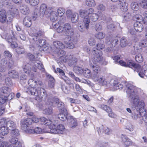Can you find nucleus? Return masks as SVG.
Returning <instances> with one entry per match:
<instances>
[{
    "label": "nucleus",
    "mask_w": 147,
    "mask_h": 147,
    "mask_svg": "<svg viewBox=\"0 0 147 147\" xmlns=\"http://www.w3.org/2000/svg\"><path fill=\"white\" fill-rule=\"evenodd\" d=\"M51 9V7L47 8V6L45 4H42L40 8V14L42 16L44 15L46 17H48L50 15L49 11Z\"/></svg>",
    "instance_id": "nucleus-11"
},
{
    "label": "nucleus",
    "mask_w": 147,
    "mask_h": 147,
    "mask_svg": "<svg viewBox=\"0 0 147 147\" xmlns=\"http://www.w3.org/2000/svg\"><path fill=\"white\" fill-rule=\"evenodd\" d=\"M53 46L56 49L55 50L59 49H63L65 47V45L61 42L55 41L53 43Z\"/></svg>",
    "instance_id": "nucleus-31"
},
{
    "label": "nucleus",
    "mask_w": 147,
    "mask_h": 147,
    "mask_svg": "<svg viewBox=\"0 0 147 147\" xmlns=\"http://www.w3.org/2000/svg\"><path fill=\"white\" fill-rule=\"evenodd\" d=\"M141 71L138 73V75L141 78H143L144 76L147 77V66L146 65L143 66Z\"/></svg>",
    "instance_id": "nucleus-35"
},
{
    "label": "nucleus",
    "mask_w": 147,
    "mask_h": 147,
    "mask_svg": "<svg viewBox=\"0 0 147 147\" xmlns=\"http://www.w3.org/2000/svg\"><path fill=\"white\" fill-rule=\"evenodd\" d=\"M8 18H9L8 19L7 18L6 12L4 10H1L0 11V21L2 23H4L5 22L7 23H9L11 21L12 18H11V16L8 17Z\"/></svg>",
    "instance_id": "nucleus-8"
},
{
    "label": "nucleus",
    "mask_w": 147,
    "mask_h": 147,
    "mask_svg": "<svg viewBox=\"0 0 147 147\" xmlns=\"http://www.w3.org/2000/svg\"><path fill=\"white\" fill-rule=\"evenodd\" d=\"M10 13L12 16L11 18H13V16H17L19 13L18 9L17 8L14 7L11 8V10H10Z\"/></svg>",
    "instance_id": "nucleus-41"
},
{
    "label": "nucleus",
    "mask_w": 147,
    "mask_h": 147,
    "mask_svg": "<svg viewBox=\"0 0 147 147\" xmlns=\"http://www.w3.org/2000/svg\"><path fill=\"white\" fill-rule=\"evenodd\" d=\"M32 63L30 64L29 63H25L24 65L23 69L25 73H28L32 70Z\"/></svg>",
    "instance_id": "nucleus-37"
},
{
    "label": "nucleus",
    "mask_w": 147,
    "mask_h": 147,
    "mask_svg": "<svg viewBox=\"0 0 147 147\" xmlns=\"http://www.w3.org/2000/svg\"><path fill=\"white\" fill-rule=\"evenodd\" d=\"M56 104H57V107L59 110H60L65 106L64 104L61 102L59 99L57 98H55L53 99Z\"/></svg>",
    "instance_id": "nucleus-38"
},
{
    "label": "nucleus",
    "mask_w": 147,
    "mask_h": 147,
    "mask_svg": "<svg viewBox=\"0 0 147 147\" xmlns=\"http://www.w3.org/2000/svg\"><path fill=\"white\" fill-rule=\"evenodd\" d=\"M6 120L5 119H1L0 120V134L5 136L8 133V130L7 127L5 126Z\"/></svg>",
    "instance_id": "nucleus-7"
},
{
    "label": "nucleus",
    "mask_w": 147,
    "mask_h": 147,
    "mask_svg": "<svg viewBox=\"0 0 147 147\" xmlns=\"http://www.w3.org/2000/svg\"><path fill=\"white\" fill-rule=\"evenodd\" d=\"M8 74L10 77L13 79H18L19 77L18 72L15 70H10L8 73Z\"/></svg>",
    "instance_id": "nucleus-25"
},
{
    "label": "nucleus",
    "mask_w": 147,
    "mask_h": 147,
    "mask_svg": "<svg viewBox=\"0 0 147 147\" xmlns=\"http://www.w3.org/2000/svg\"><path fill=\"white\" fill-rule=\"evenodd\" d=\"M128 4L126 0H120L118 4V7L123 12H126L128 10Z\"/></svg>",
    "instance_id": "nucleus-22"
},
{
    "label": "nucleus",
    "mask_w": 147,
    "mask_h": 147,
    "mask_svg": "<svg viewBox=\"0 0 147 147\" xmlns=\"http://www.w3.org/2000/svg\"><path fill=\"white\" fill-rule=\"evenodd\" d=\"M89 65L93 70L94 73L97 74L99 73L100 71V68L97 63L94 62L93 60H90Z\"/></svg>",
    "instance_id": "nucleus-16"
},
{
    "label": "nucleus",
    "mask_w": 147,
    "mask_h": 147,
    "mask_svg": "<svg viewBox=\"0 0 147 147\" xmlns=\"http://www.w3.org/2000/svg\"><path fill=\"white\" fill-rule=\"evenodd\" d=\"M1 91L3 94H8L11 92V90L7 87H3L2 88Z\"/></svg>",
    "instance_id": "nucleus-52"
},
{
    "label": "nucleus",
    "mask_w": 147,
    "mask_h": 147,
    "mask_svg": "<svg viewBox=\"0 0 147 147\" xmlns=\"http://www.w3.org/2000/svg\"><path fill=\"white\" fill-rule=\"evenodd\" d=\"M32 70L34 72L37 71L38 69L41 70L42 72L45 71L43 64L42 62L36 60L34 62H32Z\"/></svg>",
    "instance_id": "nucleus-9"
},
{
    "label": "nucleus",
    "mask_w": 147,
    "mask_h": 147,
    "mask_svg": "<svg viewBox=\"0 0 147 147\" xmlns=\"http://www.w3.org/2000/svg\"><path fill=\"white\" fill-rule=\"evenodd\" d=\"M67 121V124L70 128H74L78 125V123L76 119L72 116H68Z\"/></svg>",
    "instance_id": "nucleus-19"
},
{
    "label": "nucleus",
    "mask_w": 147,
    "mask_h": 147,
    "mask_svg": "<svg viewBox=\"0 0 147 147\" xmlns=\"http://www.w3.org/2000/svg\"><path fill=\"white\" fill-rule=\"evenodd\" d=\"M70 17L72 23H76L78 20V15L76 13H74Z\"/></svg>",
    "instance_id": "nucleus-49"
},
{
    "label": "nucleus",
    "mask_w": 147,
    "mask_h": 147,
    "mask_svg": "<svg viewBox=\"0 0 147 147\" xmlns=\"http://www.w3.org/2000/svg\"><path fill=\"white\" fill-rule=\"evenodd\" d=\"M123 20L127 21L130 19L131 17L130 13L129 12H127L124 13L122 16Z\"/></svg>",
    "instance_id": "nucleus-62"
},
{
    "label": "nucleus",
    "mask_w": 147,
    "mask_h": 147,
    "mask_svg": "<svg viewBox=\"0 0 147 147\" xmlns=\"http://www.w3.org/2000/svg\"><path fill=\"white\" fill-rule=\"evenodd\" d=\"M121 137L122 141L123 142L124 144L126 146H128L131 144V141L127 137L122 135Z\"/></svg>",
    "instance_id": "nucleus-34"
},
{
    "label": "nucleus",
    "mask_w": 147,
    "mask_h": 147,
    "mask_svg": "<svg viewBox=\"0 0 147 147\" xmlns=\"http://www.w3.org/2000/svg\"><path fill=\"white\" fill-rule=\"evenodd\" d=\"M98 74L94 73L91 76L92 79L95 82H97L101 84L105 85L107 84V82L103 77H99Z\"/></svg>",
    "instance_id": "nucleus-12"
},
{
    "label": "nucleus",
    "mask_w": 147,
    "mask_h": 147,
    "mask_svg": "<svg viewBox=\"0 0 147 147\" xmlns=\"http://www.w3.org/2000/svg\"><path fill=\"white\" fill-rule=\"evenodd\" d=\"M138 46L141 49H142V47H147V40L145 39L141 40L139 43Z\"/></svg>",
    "instance_id": "nucleus-48"
},
{
    "label": "nucleus",
    "mask_w": 147,
    "mask_h": 147,
    "mask_svg": "<svg viewBox=\"0 0 147 147\" xmlns=\"http://www.w3.org/2000/svg\"><path fill=\"white\" fill-rule=\"evenodd\" d=\"M119 62L121 66L132 68L135 71H136L138 74L140 71H142L141 66L139 64L134 63L131 60H129L127 62H125L122 60H120Z\"/></svg>",
    "instance_id": "nucleus-5"
},
{
    "label": "nucleus",
    "mask_w": 147,
    "mask_h": 147,
    "mask_svg": "<svg viewBox=\"0 0 147 147\" xmlns=\"http://www.w3.org/2000/svg\"><path fill=\"white\" fill-rule=\"evenodd\" d=\"M46 40L43 39H41L38 40L37 44L38 47H42L45 45Z\"/></svg>",
    "instance_id": "nucleus-57"
},
{
    "label": "nucleus",
    "mask_w": 147,
    "mask_h": 147,
    "mask_svg": "<svg viewBox=\"0 0 147 147\" xmlns=\"http://www.w3.org/2000/svg\"><path fill=\"white\" fill-rule=\"evenodd\" d=\"M145 113V112H140V111L135 109L132 111L131 117L133 119L141 121L142 115V114H144Z\"/></svg>",
    "instance_id": "nucleus-15"
},
{
    "label": "nucleus",
    "mask_w": 147,
    "mask_h": 147,
    "mask_svg": "<svg viewBox=\"0 0 147 147\" xmlns=\"http://www.w3.org/2000/svg\"><path fill=\"white\" fill-rule=\"evenodd\" d=\"M53 28L57 30L58 33H62L64 34L63 25V26H59V24L53 22Z\"/></svg>",
    "instance_id": "nucleus-27"
},
{
    "label": "nucleus",
    "mask_w": 147,
    "mask_h": 147,
    "mask_svg": "<svg viewBox=\"0 0 147 147\" xmlns=\"http://www.w3.org/2000/svg\"><path fill=\"white\" fill-rule=\"evenodd\" d=\"M32 120L30 118H26L22 120L21 121V127L23 130H26L27 128L32 124Z\"/></svg>",
    "instance_id": "nucleus-14"
},
{
    "label": "nucleus",
    "mask_w": 147,
    "mask_h": 147,
    "mask_svg": "<svg viewBox=\"0 0 147 147\" xmlns=\"http://www.w3.org/2000/svg\"><path fill=\"white\" fill-rule=\"evenodd\" d=\"M68 116V115H65L62 113H60L58 115V119L63 121H65L66 119L67 121Z\"/></svg>",
    "instance_id": "nucleus-47"
},
{
    "label": "nucleus",
    "mask_w": 147,
    "mask_h": 147,
    "mask_svg": "<svg viewBox=\"0 0 147 147\" xmlns=\"http://www.w3.org/2000/svg\"><path fill=\"white\" fill-rule=\"evenodd\" d=\"M5 38L7 41L10 44V46L12 48H15L18 46L17 43L15 41V39L13 36H10L9 34H7Z\"/></svg>",
    "instance_id": "nucleus-21"
},
{
    "label": "nucleus",
    "mask_w": 147,
    "mask_h": 147,
    "mask_svg": "<svg viewBox=\"0 0 147 147\" xmlns=\"http://www.w3.org/2000/svg\"><path fill=\"white\" fill-rule=\"evenodd\" d=\"M32 70L34 72L37 71L38 69L41 70L42 72L45 71L43 64L42 62L36 60L34 62H32Z\"/></svg>",
    "instance_id": "nucleus-10"
},
{
    "label": "nucleus",
    "mask_w": 147,
    "mask_h": 147,
    "mask_svg": "<svg viewBox=\"0 0 147 147\" xmlns=\"http://www.w3.org/2000/svg\"><path fill=\"white\" fill-rule=\"evenodd\" d=\"M20 9L21 12L24 15L28 14L30 11L29 7L26 5L21 6Z\"/></svg>",
    "instance_id": "nucleus-32"
},
{
    "label": "nucleus",
    "mask_w": 147,
    "mask_h": 147,
    "mask_svg": "<svg viewBox=\"0 0 147 147\" xmlns=\"http://www.w3.org/2000/svg\"><path fill=\"white\" fill-rule=\"evenodd\" d=\"M64 34L69 36L71 38L76 39V35L77 33L75 31L74 28L69 23H65L63 25Z\"/></svg>",
    "instance_id": "nucleus-4"
},
{
    "label": "nucleus",
    "mask_w": 147,
    "mask_h": 147,
    "mask_svg": "<svg viewBox=\"0 0 147 147\" xmlns=\"http://www.w3.org/2000/svg\"><path fill=\"white\" fill-rule=\"evenodd\" d=\"M50 12V20L53 22L56 21L58 19V16L57 13L55 11H52L51 10V8L49 11Z\"/></svg>",
    "instance_id": "nucleus-29"
},
{
    "label": "nucleus",
    "mask_w": 147,
    "mask_h": 147,
    "mask_svg": "<svg viewBox=\"0 0 147 147\" xmlns=\"http://www.w3.org/2000/svg\"><path fill=\"white\" fill-rule=\"evenodd\" d=\"M85 3L88 6L90 7H94L96 5V3L94 0H86Z\"/></svg>",
    "instance_id": "nucleus-46"
},
{
    "label": "nucleus",
    "mask_w": 147,
    "mask_h": 147,
    "mask_svg": "<svg viewBox=\"0 0 147 147\" xmlns=\"http://www.w3.org/2000/svg\"><path fill=\"white\" fill-rule=\"evenodd\" d=\"M94 12V9L92 8L80 9L79 10V15L83 18V22L78 24V29L80 31L83 32L89 29L90 22V15Z\"/></svg>",
    "instance_id": "nucleus-2"
},
{
    "label": "nucleus",
    "mask_w": 147,
    "mask_h": 147,
    "mask_svg": "<svg viewBox=\"0 0 147 147\" xmlns=\"http://www.w3.org/2000/svg\"><path fill=\"white\" fill-rule=\"evenodd\" d=\"M59 125L57 123V121H53L52 124V123H51V125L49 126V128L50 130L52 129H54L55 128Z\"/></svg>",
    "instance_id": "nucleus-64"
},
{
    "label": "nucleus",
    "mask_w": 147,
    "mask_h": 147,
    "mask_svg": "<svg viewBox=\"0 0 147 147\" xmlns=\"http://www.w3.org/2000/svg\"><path fill=\"white\" fill-rule=\"evenodd\" d=\"M120 45L122 47H125L127 44L126 39L124 37H122L120 40Z\"/></svg>",
    "instance_id": "nucleus-55"
},
{
    "label": "nucleus",
    "mask_w": 147,
    "mask_h": 147,
    "mask_svg": "<svg viewBox=\"0 0 147 147\" xmlns=\"http://www.w3.org/2000/svg\"><path fill=\"white\" fill-rule=\"evenodd\" d=\"M125 85L127 89L126 92L127 96L133 102L136 109L139 111L144 109L145 106V104L143 100H140L138 91L140 89L130 84Z\"/></svg>",
    "instance_id": "nucleus-1"
},
{
    "label": "nucleus",
    "mask_w": 147,
    "mask_h": 147,
    "mask_svg": "<svg viewBox=\"0 0 147 147\" xmlns=\"http://www.w3.org/2000/svg\"><path fill=\"white\" fill-rule=\"evenodd\" d=\"M134 27L135 30L139 32H141L144 28L142 24L138 21H137L134 23Z\"/></svg>",
    "instance_id": "nucleus-26"
},
{
    "label": "nucleus",
    "mask_w": 147,
    "mask_h": 147,
    "mask_svg": "<svg viewBox=\"0 0 147 147\" xmlns=\"http://www.w3.org/2000/svg\"><path fill=\"white\" fill-rule=\"evenodd\" d=\"M114 89L116 90H121L123 87V86L121 83L118 82L117 80H114L112 85Z\"/></svg>",
    "instance_id": "nucleus-36"
},
{
    "label": "nucleus",
    "mask_w": 147,
    "mask_h": 147,
    "mask_svg": "<svg viewBox=\"0 0 147 147\" xmlns=\"http://www.w3.org/2000/svg\"><path fill=\"white\" fill-rule=\"evenodd\" d=\"M73 70L77 74H80L83 73L84 70L82 67L78 66H74Z\"/></svg>",
    "instance_id": "nucleus-43"
},
{
    "label": "nucleus",
    "mask_w": 147,
    "mask_h": 147,
    "mask_svg": "<svg viewBox=\"0 0 147 147\" xmlns=\"http://www.w3.org/2000/svg\"><path fill=\"white\" fill-rule=\"evenodd\" d=\"M53 100L52 98H48L47 101L46 102L45 105H43L41 103H39L38 105V107L41 110L44 109L45 105L47 106H51L53 105Z\"/></svg>",
    "instance_id": "nucleus-23"
},
{
    "label": "nucleus",
    "mask_w": 147,
    "mask_h": 147,
    "mask_svg": "<svg viewBox=\"0 0 147 147\" xmlns=\"http://www.w3.org/2000/svg\"><path fill=\"white\" fill-rule=\"evenodd\" d=\"M28 84L30 87L28 88L26 92L31 94V92L30 90L31 89V88H35L37 86V83L36 81L33 80L32 79H30L28 80Z\"/></svg>",
    "instance_id": "nucleus-24"
},
{
    "label": "nucleus",
    "mask_w": 147,
    "mask_h": 147,
    "mask_svg": "<svg viewBox=\"0 0 147 147\" xmlns=\"http://www.w3.org/2000/svg\"><path fill=\"white\" fill-rule=\"evenodd\" d=\"M83 75L86 78H89L92 76V73L90 70L88 69H86L83 70Z\"/></svg>",
    "instance_id": "nucleus-42"
},
{
    "label": "nucleus",
    "mask_w": 147,
    "mask_h": 147,
    "mask_svg": "<svg viewBox=\"0 0 147 147\" xmlns=\"http://www.w3.org/2000/svg\"><path fill=\"white\" fill-rule=\"evenodd\" d=\"M63 49H59L55 50V52L57 55L59 57H62L65 54V52L62 50Z\"/></svg>",
    "instance_id": "nucleus-51"
},
{
    "label": "nucleus",
    "mask_w": 147,
    "mask_h": 147,
    "mask_svg": "<svg viewBox=\"0 0 147 147\" xmlns=\"http://www.w3.org/2000/svg\"><path fill=\"white\" fill-rule=\"evenodd\" d=\"M7 60L6 58H3L0 63V71L3 72L5 71L6 70V66L7 64Z\"/></svg>",
    "instance_id": "nucleus-28"
},
{
    "label": "nucleus",
    "mask_w": 147,
    "mask_h": 147,
    "mask_svg": "<svg viewBox=\"0 0 147 147\" xmlns=\"http://www.w3.org/2000/svg\"><path fill=\"white\" fill-rule=\"evenodd\" d=\"M43 113L46 114L51 115L53 113V109L51 107L46 108L44 109Z\"/></svg>",
    "instance_id": "nucleus-53"
},
{
    "label": "nucleus",
    "mask_w": 147,
    "mask_h": 147,
    "mask_svg": "<svg viewBox=\"0 0 147 147\" xmlns=\"http://www.w3.org/2000/svg\"><path fill=\"white\" fill-rule=\"evenodd\" d=\"M57 72L56 73L59 72L61 74V77L62 79L64 82L67 84L70 85L71 86L74 87V85L72 84L71 82L70 81L69 79L66 76H65V73L61 69L59 68H57V70H56Z\"/></svg>",
    "instance_id": "nucleus-17"
},
{
    "label": "nucleus",
    "mask_w": 147,
    "mask_h": 147,
    "mask_svg": "<svg viewBox=\"0 0 147 147\" xmlns=\"http://www.w3.org/2000/svg\"><path fill=\"white\" fill-rule=\"evenodd\" d=\"M65 12V9L63 8H59L57 10L58 16L61 17L63 16Z\"/></svg>",
    "instance_id": "nucleus-63"
},
{
    "label": "nucleus",
    "mask_w": 147,
    "mask_h": 147,
    "mask_svg": "<svg viewBox=\"0 0 147 147\" xmlns=\"http://www.w3.org/2000/svg\"><path fill=\"white\" fill-rule=\"evenodd\" d=\"M27 76L25 75H22L20 77V82L22 84H25L27 80Z\"/></svg>",
    "instance_id": "nucleus-56"
},
{
    "label": "nucleus",
    "mask_w": 147,
    "mask_h": 147,
    "mask_svg": "<svg viewBox=\"0 0 147 147\" xmlns=\"http://www.w3.org/2000/svg\"><path fill=\"white\" fill-rule=\"evenodd\" d=\"M98 15L94 12L90 15L89 18L90 20H91L95 22L98 20Z\"/></svg>",
    "instance_id": "nucleus-44"
},
{
    "label": "nucleus",
    "mask_w": 147,
    "mask_h": 147,
    "mask_svg": "<svg viewBox=\"0 0 147 147\" xmlns=\"http://www.w3.org/2000/svg\"><path fill=\"white\" fill-rule=\"evenodd\" d=\"M142 51V49L140 47H139L138 45H135L131 48V53L134 55L137 53L140 52Z\"/></svg>",
    "instance_id": "nucleus-39"
},
{
    "label": "nucleus",
    "mask_w": 147,
    "mask_h": 147,
    "mask_svg": "<svg viewBox=\"0 0 147 147\" xmlns=\"http://www.w3.org/2000/svg\"><path fill=\"white\" fill-rule=\"evenodd\" d=\"M115 29V26L113 24H110L107 26V30L109 32H112L114 31Z\"/></svg>",
    "instance_id": "nucleus-54"
},
{
    "label": "nucleus",
    "mask_w": 147,
    "mask_h": 147,
    "mask_svg": "<svg viewBox=\"0 0 147 147\" xmlns=\"http://www.w3.org/2000/svg\"><path fill=\"white\" fill-rule=\"evenodd\" d=\"M26 133L30 134H33L35 133V129L30 126L29 127L27 128L26 130H24Z\"/></svg>",
    "instance_id": "nucleus-58"
},
{
    "label": "nucleus",
    "mask_w": 147,
    "mask_h": 147,
    "mask_svg": "<svg viewBox=\"0 0 147 147\" xmlns=\"http://www.w3.org/2000/svg\"><path fill=\"white\" fill-rule=\"evenodd\" d=\"M30 90L31 95L35 96V99L38 101L43 100L47 97L46 90L42 88L38 87L37 91L36 88H31Z\"/></svg>",
    "instance_id": "nucleus-3"
},
{
    "label": "nucleus",
    "mask_w": 147,
    "mask_h": 147,
    "mask_svg": "<svg viewBox=\"0 0 147 147\" xmlns=\"http://www.w3.org/2000/svg\"><path fill=\"white\" fill-rule=\"evenodd\" d=\"M70 40L68 41H66V39H65L64 40V43L66 45L67 48L69 49H73L74 47V44L77 41V35H76V39H75L74 38H70Z\"/></svg>",
    "instance_id": "nucleus-18"
},
{
    "label": "nucleus",
    "mask_w": 147,
    "mask_h": 147,
    "mask_svg": "<svg viewBox=\"0 0 147 147\" xmlns=\"http://www.w3.org/2000/svg\"><path fill=\"white\" fill-rule=\"evenodd\" d=\"M105 33L102 32L97 33L95 35V37L99 39H101L105 37Z\"/></svg>",
    "instance_id": "nucleus-61"
},
{
    "label": "nucleus",
    "mask_w": 147,
    "mask_h": 147,
    "mask_svg": "<svg viewBox=\"0 0 147 147\" xmlns=\"http://www.w3.org/2000/svg\"><path fill=\"white\" fill-rule=\"evenodd\" d=\"M131 6L132 9L134 11H137L139 8L138 3L136 2H133L131 4Z\"/></svg>",
    "instance_id": "nucleus-50"
},
{
    "label": "nucleus",
    "mask_w": 147,
    "mask_h": 147,
    "mask_svg": "<svg viewBox=\"0 0 147 147\" xmlns=\"http://www.w3.org/2000/svg\"><path fill=\"white\" fill-rule=\"evenodd\" d=\"M140 6L144 9H147V0H142L139 3Z\"/></svg>",
    "instance_id": "nucleus-59"
},
{
    "label": "nucleus",
    "mask_w": 147,
    "mask_h": 147,
    "mask_svg": "<svg viewBox=\"0 0 147 147\" xmlns=\"http://www.w3.org/2000/svg\"><path fill=\"white\" fill-rule=\"evenodd\" d=\"M47 77L49 79L48 81L49 86L52 88L54 86L55 80L54 78L51 75H48L47 76Z\"/></svg>",
    "instance_id": "nucleus-40"
},
{
    "label": "nucleus",
    "mask_w": 147,
    "mask_h": 147,
    "mask_svg": "<svg viewBox=\"0 0 147 147\" xmlns=\"http://www.w3.org/2000/svg\"><path fill=\"white\" fill-rule=\"evenodd\" d=\"M65 62H67L69 66L72 67L74 66L76 64L78 61L77 59L72 55H70L69 56L65 57Z\"/></svg>",
    "instance_id": "nucleus-13"
},
{
    "label": "nucleus",
    "mask_w": 147,
    "mask_h": 147,
    "mask_svg": "<svg viewBox=\"0 0 147 147\" xmlns=\"http://www.w3.org/2000/svg\"><path fill=\"white\" fill-rule=\"evenodd\" d=\"M93 55V61L97 63L101 62L102 61V53L100 51L96 50L95 49H94L92 51Z\"/></svg>",
    "instance_id": "nucleus-6"
},
{
    "label": "nucleus",
    "mask_w": 147,
    "mask_h": 147,
    "mask_svg": "<svg viewBox=\"0 0 147 147\" xmlns=\"http://www.w3.org/2000/svg\"><path fill=\"white\" fill-rule=\"evenodd\" d=\"M23 24L26 27H30L32 24L31 19L30 17L28 16H26L24 19Z\"/></svg>",
    "instance_id": "nucleus-30"
},
{
    "label": "nucleus",
    "mask_w": 147,
    "mask_h": 147,
    "mask_svg": "<svg viewBox=\"0 0 147 147\" xmlns=\"http://www.w3.org/2000/svg\"><path fill=\"white\" fill-rule=\"evenodd\" d=\"M6 124L8 129L11 130L16 127V124L13 121H9L7 122H6Z\"/></svg>",
    "instance_id": "nucleus-33"
},
{
    "label": "nucleus",
    "mask_w": 147,
    "mask_h": 147,
    "mask_svg": "<svg viewBox=\"0 0 147 147\" xmlns=\"http://www.w3.org/2000/svg\"><path fill=\"white\" fill-rule=\"evenodd\" d=\"M135 59L136 61L138 62H141L143 61L142 56L140 53L138 54L135 56Z\"/></svg>",
    "instance_id": "nucleus-60"
},
{
    "label": "nucleus",
    "mask_w": 147,
    "mask_h": 147,
    "mask_svg": "<svg viewBox=\"0 0 147 147\" xmlns=\"http://www.w3.org/2000/svg\"><path fill=\"white\" fill-rule=\"evenodd\" d=\"M64 129L65 127L63 125L59 124L55 128L50 130V132L52 134H62Z\"/></svg>",
    "instance_id": "nucleus-20"
},
{
    "label": "nucleus",
    "mask_w": 147,
    "mask_h": 147,
    "mask_svg": "<svg viewBox=\"0 0 147 147\" xmlns=\"http://www.w3.org/2000/svg\"><path fill=\"white\" fill-rule=\"evenodd\" d=\"M109 43L108 44H111L112 45V47H115L117 44H118L119 41L116 38H112L111 39L110 38L109 39Z\"/></svg>",
    "instance_id": "nucleus-45"
}]
</instances>
